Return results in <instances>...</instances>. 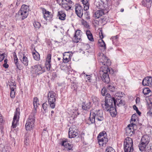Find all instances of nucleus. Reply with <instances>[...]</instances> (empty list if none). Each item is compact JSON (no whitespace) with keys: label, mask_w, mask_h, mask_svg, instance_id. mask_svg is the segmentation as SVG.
Instances as JSON below:
<instances>
[{"label":"nucleus","mask_w":152,"mask_h":152,"mask_svg":"<svg viewBox=\"0 0 152 152\" xmlns=\"http://www.w3.org/2000/svg\"><path fill=\"white\" fill-rule=\"evenodd\" d=\"M98 55V59L100 65H106V66L101 67L100 74L102 75V80L104 82L108 83L110 81L108 73H111L113 74L114 73L112 69H110L108 68V66H110L111 64L110 60L102 53H99Z\"/></svg>","instance_id":"1"},{"label":"nucleus","mask_w":152,"mask_h":152,"mask_svg":"<svg viewBox=\"0 0 152 152\" xmlns=\"http://www.w3.org/2000/svg\"><path fill=\"white\" fill-rule=\"evenodd\" d=\"M104 104H102L103 109L106 111H109L110 114L112 117H115L116 115L115 107L114 108L113 105L114 98L112 97L110 95L106 96L105 97Z\"/></svg>","instance_id":"2"},{"label":"nucleus","mask_w":152,"mask_h":152,"mask_svg":"<svg viewBox=\"0 0 152 152\" xmlns=\"http://www.w3.org/2000/svg\"><path fill=\"white\" fill-rule=\"evenodd\" d=\"M98 121H101L103 120L104 118L103 116V113L102 110H93L91 111L90 116L88 120L90 122L89 124H91L94 123L95 119Z\"/></svg>","instance_id":"3"},{"label":"nucleus","mask_w":152,"mask_h":152,"mask_svg":"<svg viewBox=\"0 0 152 152\" xmlns=\"http://www.w3.org/2000/svg\"><path fill=\"white\" fill-rule=\"evenodd\" d=\"M94 4L98 8L101 9L96 11L94 15V17L98 19L104 15L103 10L105 9V4L103 1L99 0H96L94 2Z\"/></svg>","instance_id":"4"},{"label":"nucleus","mask_w":152,"mask_h":152,"mask_svg":"<svg viewBox=\"0 0 152 152\" xmlns=\"http://www.w3.org/2000/svg\"><path fill=\"white\" fill-rule=\"evenodd\" d=\"M29 11L28 6L25 5H23L19 10L18 15L20 17L21 20L26 18L28 16Z\"/></svg>","instance_id":"5"},{"label":"nucleus","mask_w":152,"mask_h":152,"mask_svg":"<svg viewBox=\"0 0 152 152\" xmlns=\"http://www.w3.org/2000/svg\"><path fill=\"white\" fill-rule=\"evenodd\" d=\"M124 148L125 152H134L133 142L131 138L127 137L125 139L124 141Z\"/></svg>","instance_id":"6"},{"label":"nucleus","mask_w":152,"mask_h":152,"mask_svg":"<svg viewBox=\"0 0 152 152\" xmlns=\"http://www.w3.org/2000/svg\"><path fill=\"white\" fill-rule=\"evenodd\" d=\"M32 113L29 116L25 125V128L26 130H30L34 127L35 123V114Z\"/></svg>","instance_id":"7"},{"label":"nucleus","mask_w":152,"mask_h":152,"mask_svg":"<svg viewBox=\"0 0 152 152\" xmlns=\"http://www.w3.org/2000/svg\"><path fill=\"white\" fill-rule=\"evenodd\" d=\"M56 94L53 91H49L48 94V100L50 107L52 109L55 106Z\"/></svg>","instance_id":"8"},{"label":"nucleus","mask_w":152,"mask_h":152,"mask_svg":"<svg viewBox=\"0 0 152 152\" xmlns=\"http://www.w3.org/2000/svg\"><path fill=\"white\" fill-rule=\"evenodd\" d=\"M19 110L20 109L19 108H16L11 127L12 129L15 128L17 126L19 121V115H20Z\"/></svg>","instance_id":"9"},{"label":"nucleus","mask_w":152,"mask_h":152,"mask_svg":"<svg viewBox=\"0 0 152 152\" xmlns=\"http://www.w3.org/2000/svg\"><path fill=\"white\" fill-rule=\"evenodd\" d=\"M74 4V2L71 0H61L62 7L66 10H70Z\"/></svg>","instance_id":"10"},{"label":"nucleus","mask_w":152,"mask_h":152,"mask_svg":"<svg viewBox=\"0 0 152 152\" xmlns=\"http://www.w3.org/2000/svg\"><path fill=\"white\" fill-rule=\"evenodd\" d=\"M78 135V131L75 125L71 126L69 129V138H74Z\"/></svg>","instance_id":"11"},{"label":"nucleus","mask_w":152,"mask_h":152,"mask_svg":"<svg viewBox=\"0 0 152 152\" xmlns=\"http://www.w3.org/2000/svg\"><path fill=\"white\" fill-rule=\"evenodd\" d=\"M31 68V72L33 74L37 73L38 75H39L44 72V71L42 70V68L40 65L37 64L33 66Z\"/></svg>","instance_id":"12"},{"label":"nucleus","mask_w":152,"mask_h":152,"mask_svg":"<svg viewBox=\"0 0 152 152\" xmlns=\"http://www.w3.org/2000/svg\"><path fill=\"white\" fill-rule=\"evenodd\" d=\"M99 37L101 39L99 40V46L102 48V49L100 48V49L104 51L106 49V46L104 42L102 40L104 37L102 31L101 30L100 31L99 33Z\"/></svg>","instance_id":"13"},{"label":"nucleus","mask_w":152,"mask_h":152,"mask_svg":"<svg viewBox=\"0 0 152 152\" xmlns=\"http://www.w3.org/2000/svg\"><path fill=\"white\" fill-rule=\"evenodd\" d=\"M142 84L144 86H149L152 87V77H146L143 80Z\"/></svg>","instance_id":"14"},{"label":"nucleus","mask_w":152,"mask_h":152,"mask_svg":"<svg viewBox=\"0 0 152 152\" xmlns=\"http://www.w3.org/2000/svg\"><path fill=\"white\" fill-rule=\"evenodd\" d=\"M75 11L77 16L80 18H81L83 14L82 7L79 4H77L75 7Z\"/></svg>","instance_id":"15"},{"label":"nucleus","mask_w":152,"mask_h":152,"mask_svg":"<svg viewBox=\"0 0 152 152\" xmlns=\"http://www.w3.org/2000/svg\"><path fill=\"white\" fill-rule=\"evenodd\" d=\"M60 144L67 148V150L72 151V150L73 145L68 143L66 139H63L60 143Z\"/></svg>","instance_id":"16"},{"label":"nucleus","mask_w":152,"mask_h":152,"mask_svg":"<svg viewBox=\"0 0 152 152\" xmlns=\"http://www.w3.org/2000/svg\"><path fill=\"white\" fill-rule=\"evenodd\" d=\"M114 104L115 107L116 108V106L118 107H120L121 106H124L125 104V102L124 101H122L121 98H116L114 100Z\"/></svg>","instance_id":"17"},{"label":"nucleus","mask_w":152,"mask_h":152,"mask_svg":"<svg viewBox=\"0 0 152 152\" xmlns=\"http://www.w3.org/2000/svg\"><path fill=\"white\" fill-rule=\"evenodd\" d=\"M43 16L45 20H50L52 19L53 17V15L50 14V12L47 11L45 9L43 8Z\"/></svg>","instance_id":"18"},{"label":"nucleus","mask_w":152,"mask_h":152,"mask_svg":"<svg viewBox=\"0 0 152 152\" xmlns=\"http://www.w3.org/2000/svg\"><path fill=\"white\" fill-rule=\"evenodd\" d=\"M99 145L103 147L106 146V144L108 141V139L107 137H103L98 138Z\"/></svg>","instance_id":"19"},{"label":"nucleus","mask_w":152,"mask_h":152,"mask_svg":"<svg viewBox=\"0 0 152 152\" xmlns=\"http://www.w3.org/2000/svg\"><path fill=\"white\" fill-rule=\"evenodd\" d=\"M51 58V55L48 54L47 56L45 64L46 67L48 71H49L50 69L51 66L50 64Z\"/></svg>","instance_id":"20"},{"label":"nucleus","mask_w":152,"mask_h":152,"mask_svg":"<svg viewBox=\"0 0 152 152\" xmlns=\"http://www.w3.org/2000/svg\"><path fill=\"white\" fill-rule=\"evenodd\" d=\"M39 100L38 98L37 97H34V100L33 101V104L34 109L33 111V112L34 113H36L37 112L36 109L37 108V107H38V106L39 105Z\"/></svg>","instance_id":"21"},{"label":"nucleus","mask_w":152,"mask_h":152,"mask_svg":"<svg viewBox=\"0 0 152 152\" xmlns=\"http://www.w3.org/2000/svg\"><path fill=\"white\" fill-rule=\"evenodd\" d=\"M140 142H143V143L148 145L149 142V137L147 135H144L142 137Z\"/></svg>","instance_id":"22"},{"label":"nucleus","mask_w":152,"mask_h":152,"mask_svg":"<svg viewBox=\"0 0 152 152\" xmlns=\"http://www.w3.org/2000/svg\"><path fill=\"white\" fill-rule=\"evenodd\" d=\"M70 54L69 52H65L63 54V62L65 63H68L69 60Z\"/></svg>","instance_id":"23"},{"label":"nucleus","mask_w":152,"mask_h":152,"mask_svg":"<svg viewBox=\"0 0 152 152\" xmlns=\"http://www.w3.org/2000/svg\"><path fill=\"white\" fill-rule=\"evenodd\" d=\"M83 4L84 10L85 11L89 9V0H81Z\"/></svg>","instance_id":"24"},{"label":"nucleus","mask_w":152,"mask_h":152,"mask_svg":"<svg viewBox=\"0 0 152 152\" xmlns=\"http://www.w3.org/2000/svg\"><path fill=\"white\" fill-rule=\"evenodd\" d=\"M58 17L59 19L61 20H64L65 19L66 15L62 11H60L58 12Z\"/></svg>","instance_id":"25"},{"label":"nucleus","mask_w":152,"mask_h":152,"mask_svg":"<svg viewBox=\"0 0 152 152\" xmlns=\"http://www.w3.org/2000/svg\"><path fill=\"white\" fill-rule=\"evenodd\" d=\"M133 125H135L134 124H129L127 127L126 128V132L127 134H131L132 135V134L133 132L132 130V128H130V126L132 127L133 126Z\"/></svg>","instance_id":"26"},{"label":"nucleus","mask_w":152,"mask_h":152,"mask_svg":"<svg viewBox=\"0 0 152 152\" xmlns=\"http://www.w3.org/2000/svg\"><path fill=\"white\" fill-rule=\"evenodd\" d=\"M14 61L16 66L17 68L19 69H20L21 67L20 65L18 63V59L17 58L16 55L15 53H14Z\"/></svg>","instance_id":"27"},{"label":"nucleus","mask_w":152,"mask_h":152,"mask_svg":"<svg viewBox=\"0 0 152 152\" xmlns=\"http://www.w3.org/2000/svg\"><path fill=\"white\" fill-rule=\"evenodd\" d=\"M86 34L88 39L91 41H94V39L91 32L89 30L86 31Z\"/></svg>","instance_id":"28"},{"label":"nucleus","mask_w":152,"mask_h":152,"mask_svg":"<svg viewBox=\"0 0 152 152\" xmlns=\"http://www.w3.org/2000/svg\"><path fill=\"white\" fill-rule=\"evenodd\" d=\"M22 55H23V57L22 58L20 59V60L25 66H27L28 63L27 58L24 54H23Z\"/></svg>","instance_id":"29"},{"label":"nucleus","mask_w":152,"mask_h":152,"mask_svg":"<svg viewBox=\"0 0 152 152\" xmlns=\"http://www.w3.org/2000/svg\"><path fill=\"white\" fill-rule=\"evenodd\" d=\"M147 145H148L143 143V142H140L138 145L139 150L141 151L145 150L146 148Z\"/></svg>","instance_id":"30"},{"label":"nucleus","mask_w":152,"mask_h":152,"mask_svg":"<svg viewBox=\"0 0 152 152\" xmlns=\"http://www.w3.org/2000/svg\"><path fill=\"white\" fill-rule=\"evenodd\" d=\"M90 107V103H84L82 105V108L83 110H88L89 109Z\"/></svg>","instance_id":"31"},{"label":"nucleus","mask_w":152,"mask_h":152,"mask_svg":"<svg viewBox=\"0 0 152 152\" xmlns=\"http://www.w3.org/2000/svg\"><path fill=\"white\" fill-rule=\"evenodd\" d=\"M33 56L34 59L36 61H39L40 59V55L37 52H33Z\"/></svg>","instance_id":"32"},{"label":"nucleus","mask_w":152,"mask_h":152,"mask_svg":"<svg viewBox=\"0 0 152 152\" xmlns=\"http://www.w3.org/2000/svg\"><path fill=\"white\" fill-rule=\"evenodd\" d=\"M152 0H143L142 2V3L143 5L146 7L148 5H149L152 2Z\"/></svg>","instance_id":"33"},{"label":"nucleus","mask_w":152,"mask_h":152,"mask_svg":"<svg viewBox=\"0 0 152 152\" xmlns=\"http://www.w3.org/2000/svg\"><path fill=\"white\" fill-rule=\"evenodd\" d=\"M107 89L111 92H113L115 91V88L112 85L108 84L107 86Z\"/></svg>","instance_id":"34"},{"label":"nucleus","mask_w":152,"mask_h":152,"mask_svg":"<svg viewBox=\"0 0 152 152\" xmlns=\"http://www.w3.org/2000/svg\"><path fill=\"white\" fill-rule=\"evenodd\" d=\"M151 91L148 88H144L142 92L144 95L146 96L151 93Z\"/></svg>","instance_id":"35"},{"label":"nucleus","mask_w":152,"mask_h":152,"mask_svg":"<svg viewBox=\"0 0 152 152\" xmlns=\"http://www.w3.org/2000/svg\"><path fill=\"white\" fill-rule=\"evenodd\" d=\"M81 39V37H78L77 36L74 35L73 41L74 42L77 43Z\"/></svg>","instance_id":"36"},{"label":"nucleus","mask_w":152,"mask_h":152,"mask_svg":"<svg viewBox=\"0 0 152 152\" xmlns=\"http://www.w3.org/2000/svg\"><path fill=\"white\" fill-rule=\"evenodd\" d=\"M34 27L37 28L39 29L41 26L40 23L37 22H35L33 24Z\"/></svg>","instance_id":"37"},{"label":"nucleus","mask_w":152,"mask_h":152,"mask_svg":"<svg viewBox=\"0 0 152 152\" xmlns=\"http://www.w3.org/2000/svg\"><path fill=\"white\" fill-rule=\"evenodd\" d=\"M101 93L103 96H105V95L106 96L107 95H110V94H108L107 93V91L105 88H103L101 91Z\"/></svg>","instance_id":"38"},{"label":"nucleus","mask_w":152,"mask_h":152,"mask_svg":"<svg viewBox=\"0 0 152 152\" xmlns=\"http://www.w3.org/2000/svg\"><path fill=\"white\" fill-rule=\"evenodd\" d=\"M106 151V152H115L114 149L111 147H107Z\"/></svg>","instance_id":"39"},{"label":"nucleus","mask_w":152,"mask_h":152,"mask_svg":"<svg viewBox=\"0 0 152 152\" xmlns=\"http://www.w3.org/2000/svg\"><path fill=\"white\" fill-rule=\"evenodd\" d=\"M106 134V132H101L99 134V135L97 137V138H99L103 137H105L104 135Z\"/></svg>","instance_id":"40"},{"label":"nucleus","mask_w":152,"mask_h":152,"mask_svg":"<svg viewBox=\"0 0 152 152\" xmlns=\"http://www.w3.org/2000/svg\"><path fill=\"white\" fill-rule=\"evenodd\" d=\"M81 23L82 24L86 27L88 28L89 27V26L87 24V22L86 21L83 19L82 20Z\"/></svg>","instance_id":"41"},{"label":"nucleus","mask_w":152,"mask_h":152,"mask_svg":"<svg viewBox=\"0 0 152 152\" xmlns=\"http://www.w3.org/2000/svg\"><path fill=\"white\" fill-rule=\"evenodd\" d=\"M81 31L80 30H78L76 31L75 35V36H77L78 37H81Z\"/></svg>","instance_id":"42"},{"label":"nucleus","mask_w":152,"mask_h":152,"mask_svg":"<svg viewBox=\"0 0 152 152\" xmlns=\"http://www.w3.org/2000/svg\"><path fill=\"white\" fill-rule=\"evenodd\" d=\"M136 115L135 114H133L132 115L131 120L132 121H136Z\"/></svg>","instance_id":"43"},{"label":"nucleus","mask_w":152,"mask_h":152,"mask_svg":"<svg viewBox=\"0 0 152 152\" xmlns=\"http://www.w3.org/2000/svg\"><path fill=\"white\" fill-rule=\"evenodd\" d=\"M92 100L94 102H96L98 101V98L95 96H92Z\"/></svg>","instance_id":"44"},{"label":"nucleus","mask_w":152,"mask_h":152,"mask_svg":"<svg viewBox=\"0 0 152 152\" xmlns=\"http://www.w3.org/2000/svg\"><path fill=\"white\" fill-rule=\"evenodd\" d=\"M10 96L12 98H14L15 96V91H11Z\"/></svg>","instance_id":"45"},{"label":"nucleus","mask_w":152,"mask_h":152,"mask_svg":"<svg viewBox=\"0 0 152 152\" xmlns=\"http://www.w3.org/2000/svg\"><path fill=\"white\" fill-rule=\"evenodd\" d=\"M47 104L45 103H44L42 104V107H43V110H44L45 111H46V110H47Z\"/></svg>","instance_id":"46"},{"label":"nucleus","mask_w":152,"mask_h":152,"mask_svg":"<svg viewBox=\"0 0 152 152\" xmlns=\"http://www.w3.org/2000/svg\"><path fill=\"white\" fill-rule=\"evenodd\" d=\"M4 53L0 54V62L2 61L4 58Z\"/></svg>","instance_id":"47"},{"label":"nucleus","mask_w":152,"mask_h":152,"mask_svg":"<svg viewBox=\"0 0 152 152\" xmlns=\"http://www.w3.org/2000/svg\"><path fill=\"white\" fill-rule=\"evenodd\" d=\"M16 86L15 83H13V84L12 86H10V88L11 89V91H14V89L15 88Z\"/></svg>","instance_id":"48"},{"label":"nucleus","mask_w":152,"mask_h":152,"mask_svg":"<svg viewBox=\"0 0 152 152\" xmlns=\"http://www.w3.org/2000/svg\"><path fill=\"white\" fill-rule=\"evenodd\" d=\"M118 38V36L117 35H116V36H115L112 37L111 38V39H112L113 41V42H114V41H115V40H116Z\"/></svg>","instance_id":"49"},{"label":"nucleus","mask_w":152,"mask_h":152,"mask_svg":"<svg viewBox=\"0 0 152 152\" xmlns=\"http://www.w3.org/2000/svg\"><path fill=\"white\" fill-rule=\"evenodd\" d=\"M27 135L26 134V138H25V139L26 140H25V143L26 144V145H27V144H28V142L29 141V139L28 138V139L27 138Z\"/></svg>","instance_id":"50"},{"label":"nucleus","mask_w":152,"mask_h":152,"mask_svg":"<svg viewBox=\"0 0 152 152\" xmlns=\"http://www.w3.org/2000/svg\"><path fill=\"white\" fill-rule=\"evenodd\" d=\"M3 67H5V68H7L8 67L9 65L7 64L4 63L3 65Z\"/></svg>","instance_id":"51"},{"label":"nucleus","mask_w":152,"mask_h":152,"mask_svg":"<svg viewBox=\"0 0 152 152\" xmlns=\"http://www.w3.org/2000/svg\"><path fill=\"white\" fill-rule=\"evenodd\" d=\"M115 95L116 96H117L118 97L117 98H119V96H120L121 94H120V92H117L116 93V94H115Z\"/></svg>","instance_id":"52"},{"label":"nucleus","mask_w":152,"mask_h":152,"mask_svg":"<svg viewBox=\"0 0 152 152\" xmlns=\"http://www.w3.org/2000/svg\"><path fill=\"white\" fill-rule=\"evenodd\" d=\"M3 121L2 116L1 115L0 113V122L1 123Z\"/></svg>","instance_id":"53"},{"label":"nucleus","mask_w":152,"mask_h":152,"mask_svg":"<svg viewBox=\"0 0 152 152\" xmlns=\"http://www.w3.org/2000/svg\"><path fill=\"white\" fill-rule=\"evenodd\" d=\"M133 108L134 110H138V108H137V106L135 105H134L133 106Z\"/></svg>","instance_id":"54"},{"label":"nucleus","mask_w":152,"mask_h":152,"mask_svg":"<svg viewBox=\"0 0 152 152\" xmlns=\"http://www.w3.org/2000/svg\"><path fill=\"white\" fill-rule=\"evenodd\" d=\"M137 113L139 115H140L141 114V112L139 110H136Z\"/></svg>","instance_id":"55"},{"label":"nucleus","mask_w":152,"mask_h":152,"mask_svg":"<svg viewBox=\"0 0 152 152\" xmlns=\"http://www.w3.org/2000/svg\"><path fill=\"white\" fill-rule=\"evenodd\" d=\"M120 96H119V98H121V97L123 96V95L124 94V93L123 92H120Z\"/></svg>","instance_id":"56"},{"label":"nucleus","mask_w":152,"mask_h":152,"mask_svg":"<svg viewBox=\"0 0 152 152\" xmlns=\"http://www.w3.org/2000/svg\"><path fill=\"white\" fill-rule=\"evenodd\" d=\"M20 1L17 0V2H16V5L17 6H18L20 4Z\"/></svg>","instance_id":"57"},{"label":"nucleus","mask_w":152,"mask_h":152,"mask_svg":"<svg viewBox=\"0 0 152 152\" xmlns=\"http://www.w3.org/2000/svg\"><path fill=\"white\" fill-rule=\"evenodd\" d=\"M1 25V27L2 28H4L5 27V25H2V23H0V26Z\"/></svg>","instance_id":"58"},{"label":"nucleus","mask_w":152,"mask_h":152,"mask_svg":"<svg viewBox=\"0 0 152 152\" xmlns=\"http://www.w3.org/2000/svg\"><path fill=\"white\" fill-rule=\"evenodd\" d=\"M86 76L87 77H88V78H87V79L88 80H89L90 79V75H86Z\"/></svg>","instance_id":"59"},{"label":"nucleus","mask_w":152,"mask_h":152,"mask_svg":"<svg viewBox=\"0 0 152 152\" xmlns=\"http://www.w3.org/2000/svg\"><path fill=\"white\" fill-rule=\"evenodd\" d=\"M4 63L7 64V59H5L4 60Z\"/></svg>","instance_id":"60"},{"label":"nucleus","mask_w":152,"mask_h":152,"mask_svg":"<svg viewBox=\"0 0 152 152\" xmlns=\"http://www.w3.org/2000/svg\"><path fill=\"white\" fill-rule=\"evenodd\" d=\"M3 152H9L8 151H6V149H5V150L4 149H3L2 150Z\"/></svg>","instance_id":"61"},{"label":"nucleus","mask_w":152,"mask_h":152,"mask_svg":"<svg viewBox=\"0 0 152 152\" xmlns=\"http://www.w3.org/2000/svg\"><path fill=\"white\" fill-rule=\"evenodd\" d=\"M10 40L11 41H13V42H14L15 41V39L12 37L10 38Z\"/></svg>","instance_id":"62"},{"label":"nucleus","mask_w":152,"mask_h":152,"mask_svg":"<svg viewBox=\"0 0 152 152\" xmlns=\"http://www.w3.org/2000/svg\"><path fill=\"white\" fill-rule=\"evenodd\" d=\"M13 83H12V82H11L10 83V86H12L13 84Z\"/></svg>","instance_id":"63"},{"label":"nucleus","mask_w":152,"mask_h":152,"mask_svg":"<svg viewBox=\"0 0 152 152\" xmlns=\"http://www.w3.org/2000/svg\"><path fill=\"white\" fill-rule=\"evenodd\" d=\"M56 1H57V3H58L59 4V5H61V3H59V2H58V0H57Z\"/></svg>","instance_id":"64"}]
</instances>
